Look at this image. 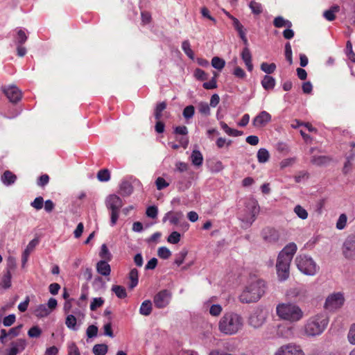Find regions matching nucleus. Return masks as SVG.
I'll return each mask as SVG.
<instances>
[{"instance_id":"obj_12","label":"nucleus","mask_w":355,"mask_h":355,"mask_svg":"<svg viewBox=\"0 0 355 355\" xmlns=\"http://www.w3.org/2000/svg\"><path fill=\"white\" fill-rule=\"evenodd\" d=\"M27 345L25 339L19 338L10 343V347L6 349V355H17L22 352Z\"/></svg>"},{"instance_id":"obj_42","label":"nucleus","mask_w":355,"mask_h":355,"mask_svg":"<svg viewBox=\"0 0 355 355\" xmlns=\"http://www.w3.org/2000/svg\"><path fill=\"white\" fill-rule=\"evenodd\" d=\"M76 318L73 315H68L67 316L65 324L69 329L76 330Z\"/></svg>"},{"instance_id":"obj_32","label":"nucleus","mask_w":355,"mask_h":355,"mask_svg":"<svg viewBox=\"0 0 355 355\" xmlns=\"http://www.w3.org/2000/svg\"><path fill=\"white\" fill-rule=\"evenodd\" d=\"M339 11V6H332L329 10H327L324 12V17L328 21H333L336 18L335 12Z\"/></svg>"},{"instance_id":"obj_28","label":"nucleus","mask_w":355,"mask_h":355,"mask_svg":"<svg viewBox=\"0 0 355 355\" xmlns=\"http://www.w3.org/2000/svg\"><path fill=\"white\" fill-rule=\"evenodd\" d=\"M273 25L276 28H282L284 26L291 28L292 26V23L288 20H286L283 17L278 16L274 19Z\"/></svg>"},{"instance_id":"obj_61","label":"nucleus","mask_w":355,"mask_h":355,"mask_svg":"<svg viewBox=\"0 0 355 355\" xmlns=\"http://www.w3.org/2000/svg\"><path fill=\"white\" fill-rule=\"evenodd\" d=\"M295 162H296L295 157H290V158L284 159L280 162V168H284L286 167L291 166L293 164H294L295 163Z\"/></svg>"},{"instance_id":"obj_3","label":"nucleus","mask_w":355,"mask_h":355,"mask_svg":"<svg viewBox=\"0 0 355 355\" xmlns=\"http://www.w3.org/2000/svg\"><path fill=\"white\" fill-rule=\"evenodd\" d=\"M329 320L324 314H317L309 318L303 327L304 335L314 337L320 335L327 328Z\"/></svg>"},{"instance_id":"obj_41","label":"nucleus","mask_w":355,"mask_h":355,"mask_svg":"<svg viewBox=\"0 0 355 355\" xmlns=\"http://www.w3.org/2000/svg\"><path fill=\"white\" fill-rule=\"evenodd\" d=\"M97 178L101 182H107L110 179V173L108 169L100 170L97 173Z\"/></svg>"},{"instance_id":"obj_64","label":"nucleus","mask_w":355,"mask_h":355,"mask_svg":"<svg viewBox=\"0 0 355 355\" xmlns=\"http://www.w3.org/2000/svg\"><path fill=\"white\" fill-rule=\"evenodd\" d=\"M349 342L355 345V324H353L349 329L348 335H347Z\"/></svg>"},{"instance_id":"obj_30","label":"nucleus","mask_w":355,"mask_h":355,"mask_svg":"<svg viewBox=\"0 0 355 355\" xmlns=\"http://www.w3.org/2000/svg\"><path fill=\"white\" fill-rule=\"evenodd\" d=\"M111 290L119 299H124L127 297L126 290L122 286L113 285Z\"/></svg>"},{"instance_id":"obj_33","label":"nucleus","mask_w":355,"mask_h":355,"mask_svg":"<svg viewBox=\"0 0 355 355\" xmlns=\"http://www.w3.org/2000/svg\"><path fill=\"white\" fill-rule=\"evenodd\" d=\"M108 350L107 345L105 344H96L93 347V353L95 355H105Z\"/></svg>"},{"instance_id":"obj_2","label":"nucleus","mask_w":355,"mask_h":355,"mask_svg":"<svg viewBox=\"0 0 355 355\" xmlns=\"http://www.w3.org/2000/svg\"><path fill=\"white\" fill-rule=\"evenodd\" d=\"M266 283L263 280L256 279L252 280L240 295L243 303H252L258 301L266 291Z\"/></svg>"},{"instance_id":"obj_54","label":"nucleus","mask_w":355,"mask_h":355,"mask_svg":"<svg viewBox=\"0 0 355 355\" xmlns=\"http://www.w3.org/2000/svg\"><path fill=\"white\" fill-rule=\"evenodd\" d=\"M285 57L289 64L293 63L292 58V49L289 42H287L285 45Z\"/></svg>"},{"instance_id":"obj_43","label":"nucleus","mask_w":355,"mask_h":355,"mask_svg":"<svg viewBox=\"0 0 355 355\" xmlns=\"http://www.w3.org/2000/svg\"><path fill=\"white\" fill-rule=\"evenodd\" d=\"M261 69L268 74L272 73L276 69V64L275 63L268 64L263 62L261 64Z\"/></svg>"},{"instance_id":"obj_58","label":"nucleus","mask_w":355,"mask_h":355,"mask_svg":"<svg viewBox=\"0 0 355 355\" xmlns=\"http://www.w3.org/2000/svg\"><path fill=\"white\" fill-rule=\"evenodd\" d=\"M44 204V199L42 197L39 196L35 198V200L31 203V205L37 210H40L42 208Z\"/></svg>"},{"instance_id":"obj_13","label":"nucleus","mask_w":355,"mask_h":355,"mask_svg":"<svg viewBox=\"0 0 355 355\" xmlns=\"http://www.w3.org/2000/svg\"><path fill=\"white\" fill-rule=\"evenodd\" d=\"M2 91L9 99V101L13 103H17L21 100L22 97L21 90L15 85L3 87L2 88Z\"/></svg>"},{"instance_id":"obj_21","label":"nucleus","mask_w":355,"mask_h":355,"mask_svg":"<svg viewBox=\"0 0 355 355\" xmlns=\"http://www.w3.org/2000/svg\"><path fill=\"white\" fill-rule=\"evenodd\" d=\"M108 261L101 260L96 264L97 272L103 276H108L111 272V268L107 263Z\"/></svg>"},{"instance_id":"obj_18","label":"nucleus","mask_w":355,"mask_h":355,"mask_svg":"<svg viewBox=\"0 0 355 355\" xmlns=\"http://www.w3.org/2000/svg\"><path fill=\"white\" fill-rule=\"evenodd\" d=\"M182 217L183 214L181 211H168L164 215L162 221L165 223L166 220H169L171 224L177 225Z\"/></svg>"},{"instance_id":"obj_35","label":"nucleus","mask_w":355,"mask_h":355,"mask_svg":"<svg viewBox=\"0 0 355 355\" xmlns=\"http://www.w3.org/2000/svg\"><path fill=\"white\" fill-rule=\"evenodd\" d=\"M249 7L254 15H260L263 12V6L261 3L255 1H250Z\"/></svg>"},{"instance_id":"obj_22","label":"nucleus","mask_w":355,"mask_h":355,"mask_svg":"<svg viewBox=\"0 0 355 355\" xmlns=\"http://www.w3.org/2000/svg\"><path fill=\"white\" fill-rule=\"evenodd\" d=\"M259 212V207L257 201L252 202V208H251V216L249 220H247L245 225L243 226L244 228L249 227L253 222L255 220L257 215Z\"/></svg>"},{"instance_id":"obj_36","label":"nucleus","mask_w":355,"mask_h":355,"mask_svg":"<svg viewBox=\"0 0 355 355\" xmlns=\"http://www.w3.org/2000/svg\"><path fill=\"white\" fill-rule=\"evenodd\" d=\"M182 49L184 53L191 59H193L194 53L191 48L190 43L189 40H184L182 43Z\"/></svg>"},{"instance_id":"obj_51","label":"nucleus","mask_w":355,"mask_h":355,"mask_svg":"<svg viewBox=\"0 0 355 355\" xmlns=\"http://www.w3.org/2000/svg\"><path fill=\"white\" fill-rule=\"evenodd\" d=\"M180 234L176 231H174L168 236L167 241L172 244H176L180 241Z\"/></svg>"},{"instance_id":"obj_26","label":"nucleus","mask_w":355,"mask_h":355,"mask_svg":"<svg viewBox=\"0 0 355 355\" xmlns=\"http://www.w3.org/2000/svg\"><path fill=\"white\" fill-rule=\"evenodd\" d=\"M152 309V302L150 300H147L141 303L139 313L142 315L148 316L151 313Z\"/></svg>"},{"instance_id":"obj_45","label":"nucleus","mask_w":355,"mask_h":355,"mask_svg":"<svg viewBox=\"0 0 355 355\" xmlns=\"http://www.w3.org/2000/svg\"><path fill=\"white\" fill-rule=\"evenodd\" d=\"M42 330L38 326H33L28 331L30 338H39L42 335Z\"/></svg>"},{"instance_id":"obj_62","label":"nucleus","mask_w":355,"mask_h":355,"mask_svg":"<svg viewBox=\"0 0 355 355\" xmlns=\"http://www.w3.org/2000/svg\"><path fill=\"white\" fill-rule=\"evenodd\" d=\"M16 316L15 314H10L3 320V324L5 327H10L15 322Z\"/></svg>"},{"instance_id":"obj_15","label":"nucleus","mask_w":355,"mask_h":355,"mask_svg":"<svg viewBox=\"0 0 355 355\" xmlns=\"http://www.w3.org/2000/svg\"><path fill=\"white\" fill-rule=\"evenodd\" d=\"M289 295L295 297L299 302H304L309 297V291L304 286L293 288L289 291Z\"/></svg>"},{"instance_id":"obj_56","label":"nucleus","mask_w":355,"mask_h":355,"mask_svg":"<svg viewBox=\"0 0 355 355\" xmlns=\"http://www.w3.org/2000/svg\"><path fill=\"white\" fill-rule=\"evenodd\" d=\"M223 311V308L220 304H213L209 309V313L212 316H218Z\"/></svg>"},{"instance_id":"obj_57","label":"nucleus","mask_w":355,"mask_h":355,"mask_svg":"<svg viewBox=\"0 0 355 355\" xmlns=\"http://www.w3.org/2000/svg\"><path fill=\"white\" fill-rule=\"evenodd\" d=\"M329 160V158L325 156H313L311 159V162L315 165H322L325 164Z\"/></svg>"},{"instance_id":"obj_23","label":"nucleus","mask_w":355,"mask_h":355,"mask_svg":"<svg viewBox=\"0 0 355 355\" xmlns=\"http://www.w3.org/2000/svg\"><path fill=\"white\" fill-rule=\"evenodd\" d=\"M128 279L130 280L128 288L132 290L137 286L139 282V272L137 269L132 268L130 270L128 274Z\"/></svg>"},{"instance_id":"obj_52","label":"nucleus","mask_w":355,"mask_h":355,"mask_svg":"<svg viewBox=\"0 0 355 355\" xmlns=\"http://www.w3.org/2000/svg\"><path fill=\"white\" fill-rule=\"evenodd\" d=\"M202 87L205 89H213L217 87L216 74L209 81L203 83Z\"/></svg>"},{"instance_id":"obj_48","label":"nucleus","mask_w":355,"mask_h":355,"mask_svg":"<svg viewBox=\"0 0 355 355\" xmlns=\"http://www.w3.org/2000/svg\"><path fill=\"white\" fill-rule=\"evenodd\" d=\"M11 286V273L9 270L6 271L2 279V286L5 288H10Z\"/></svg>"},{"instance_id":"obj_47","label":"nucleus","mask_w":355,"mask_h":355,"mask_svg":"<svg viewBox=\"0 0 355 355\" xmlns=\"http://www.w3.org/2000/svg\"><path fill=\"white\" fill-rule=\"evenodd\" d=\"M195 114V107L193 105H188L183 110V116L186 119H189L193 116Z\"/></svg>"},{"instance_id":"obj_8","label":"nucleus","mask_w":355,"mask_h":355,"mask_svg":"<svg viewBox=\"0 0 355 355\" xmlns=\"http://www.w3.org/2000/svg\"><path fill=\"white\" fill-rule=\"evenodd\" d=\"M291 263V261H288V259L277 257L276 269L278 278L280 281H285L288 278Z\"/></svg>"},{"instance_id":"obj_29","label":"nucleus","mask_w":355,"mask_h":355,"mask_svg":"<svg viewBox=\"0 0 355 355\" xmlns=\"http://www.w3.org/2000/svg\"><path fill=\"white\" fill-rule=\"evenodd\" d=\"M51 311L46 304H40L35 310V315L37 318H44L49 315Z\"/></svg>"},{"instance_id":"obj_40","label":"nucleus","mask_w":355,"mask_h":355,"mask_svg":"<svg viewBox=\"0 0 355 355\" xmlns=\"http://www.w3.org/2000/svg\"><path fill=\"white\" fill-rule=\"evenodd\" d=\"M225 60L219 57H214L211 60L212 67L218 70L223 69L225 67Z\"/></svg>"},{"instance_id":"obj_46","label":"nucleus","mask_w":355,"mask_h":355,"mask_svg":"<svg viewBox=\"0 0 355 355\" xmlns=\"http://www.w3.org/2000/svg\"><path fill=\"white\" fill-rule=\"evenodd\" d=\"M210 105L206 102H200L198 104L199 112L203 115L208 116L210 114Z\"/></svg>"},{"instance_id":"obj_19","label":"nucleus","mask_w":355,"mask_h":355,"mask_svg":"<svg viewBox=\"0 0 355 355\" xmlns=\"http://www.w3.org/2000/svg\"><path fill=\"white\" fill-rule=\"evenodd\" d=\"M233 26L235 30L238 32V34L245 46H248V40L246 37V30L243 26L241 24L239 19L234 20Z\"/></svg>"},{"instance_id":"obj_49","label":"nucleus","mask_w":355,"mask_h":355,"mask_svg":"<svg viewBox=\"0 0 355 355\" xmlns=\"http://www.w3.org/2000/svg\"><path fill=\"white\" fill-rule=\"evenodd\" d=\"M157 254L160 258L166 259L171 257V252L167 248L160 247L158 249Z\"/></svg>"},{"instance_id":"obj_25","label":"nucleus","mask_w":355,"mask_h":355,"mask_svg":"<svg viewBox=\"0 0 355 355\" xmlns=\"http://www.w3.org/2000/svg\"><path fill=\"white\" fill-rule=\"evenodd\" d=\"M275 79L272 76L268 75L264 76L261 80V85L266 90L272 89L275 86Z\"/></svg>"},{"instance_id":"obj_4","label":"nucleus","mask_w":355,"mask_h":355,"mask_svg":"<svg viewBox=\"0 0 355 355\" xmlns=\"http://www.w3.org/2000/svg\"><path fill=\"white\" fill-rule=\"evenodd\" d=\"M276 311L279 318L291 322H297L304 316L302 309L294 304H280L277 305Z\"/></svg>"},{"instance_id":"obj_53","label":"nucleus","mask_w":355,"mask_h":355,"mask_svg":"<svg viewBox=\"0 0 355 355\" xmlns=\"http://www.w3.org/2000/svg\"><path fill=\"white\" fill-rule=\"evenodd\" d=\"M347 220V218L345 214H340L336 223V228L338 230L344 229L345 227L346 226Z\"/></svg>"},{"instance_id":"obj_24","label":"nucleus","mask_w":355,"mask_h":355,"mask_svg":"<svg viewBox=\"0 0 355 355\" xmlns=\"http://www.w3.org/2000/svg\"><path fill=\"white\" fill-rule=\"evenodd\" d=\"M1 181L6 185L14 184L17 180V176L10 171H6L1 175Z\"/></svg>"},{"instance_id":"obj_6","label":"nucleus","mask_w":355,"mask_h":355,"mask_svg":"<svg viewBox=\"0 0 355 355\" xmlns=\"http://www.w3.org/2000/svg\"><path fill=\"white\" fill-rule=\"evenodd\" d=\"M106 207L110 210V225L114 226L118 220L120 209L123 207L121 198L115 195H110L106 199Z\"/></svg>"},{"instance_id":"obj_44","label":"nucleus","mask_w":355,"mask_h":355,"mask_svg":"<svg viewBox=\"0 0 355 355\" xmlns=\"http://www.w3.org/2000/svg\"><path fill=\"white\" fill-rule=\"evenodd\" d=\"M187 254L188 251L186 249H182L178 254H176L175 263L178 266H180L182 263H183Z\"/></svg>"},{"instance_id":"obj_11","label":"nucleus","mask_w":355,"mask_h":355,"mask_svg":"<svg viewBox=\"0 0 355 355\" xmlns=\"http://www.w3.org/2000/svg\"><path fill=\"white\" fill-rule=\"evenodd\" d=\"M274 355H304V353L300 346L288 343L280 346Z\"/></svg>"},{"instance_id":"obj_34","label":"nucleus","mask_w":355,"mask_h":355,"mask_svg":"<svg viewBox=\"0 0 355 355\" xmlns=\"http://www.w3.org/2000/svg\"><path fill=\"white\" fill-rule=\"evenodd\" d=\"M263 323V319L259 318L258 315L254 314L249 318V324L254 328L260 327Z\"/></svg>"},{"instance_id":"obj_55","label":"nucleus","mask_w":355,"mask_h":355,"mask_svg":"<svg viewBox=\"0 0 355 355\" xmlns=\"http://www.w3.org/2000/svg\"><path fill=\"white\" fill-rule=\"evenodd\" d=\"M194 76L199 80H206L208 77L207 74L202 69L198 68L194 71Z\"/></svg>"},{"instance_id":"obj_59","label":"nucleus","mask_w":355,"mask_h":355,"mask_svg":"<svg viewBox=\"0 0 355 355\" xmlns=\"http://www.w3.org/2000/svg\"><path fill=\"white\" fill-rule=\"evenodd\" d=\"M86 334L89 338L96 336L98 334V327L94 324L89 325L87 329Z\"/></svg>"},{"instance_id":"obj_31","label":"nucleus","mask_w":355,"mask_h":355,"mask_svg":"<svg viewBox=\"0 0 355 355\" xmlns=\"http://www.w3.org/2000/svg\"><path fill=\"white\" fill-rule=\"evenodd\" d=\"M270 154L266 148H260L257 152V159L259 163H266L269 160Z\"/></svg>"},{"instance_id":"obj_7","label":"nucleus","mask_w":355,"mask_h":355,"mask_svg":"<svg viewBox=\"0 0 355 355\" xmlns=\"http://www.w3.org/2000/svg\"><path fill=\"white\" fill-rule=\"evenodd\" d=\"M344 302L345 297L342 293H334L327 297L324 308L332 311L340 309L343 305Z\"/></svg>"},{"instance_id":"obj_39","label":"nucleus","mask_w":355,"mask_h":355,"mask_svg":"<svg viewBox=\"0 0 355 355\" xmlns=\"http://www.w3.org/2000/svg\"><path fill=\"white\" fill-rule=\"evenodd\" d=\"M294 212L302 220H305L308 218L307 211L300 205H297L295 207Z\"/></svg>"},{"instance_id":"obj_9","label":"nucleus","mask_w":355,"mask_h":355,"mask_svg":"<svg viewBox=\"0 0 355 355\" xmlns=\"http://www.w3.org/2000/svg\"><path fill=\"white\" fill-rule=\"evenodd\" d=\"M342 250L346 259L355 260V234H351L347 237L343 243Z\"/></svg>"},{"instance_id":"obj_63","label":"nucleus","mask_w":355,"mask_h":355,"mask_svg":"<svg viewBox=\"0 0 355 355\" xmlns=\"http://www.w3.org/2000/svg\"><path fill=\"white\" fill-rule=\"evenodd\" d=\"M158 209L155 206H150L146 209V215L147 216L151 218H155L157 216Z\"/></svg>"},{"instance_id":"obj_10","label":"nucleus","mask_w":355,"mask_h":355,"mask_svg":"<svg viewBox=\"0 0 355 355\" xmlns=\"http://www.w3.org/2000/svg\"><path fill=\"white\" fill-rule=\"evenodd\" d=\"M172 297V293L167 289L158 292L153 297V302L157 309H163L168 305Z\"/></svg>"},{"instance_id":"obj_17","label":"nucleus","mask_w":355,"mask_h":355,"mask_svg":"<svg viewBox=\"0 0 355 355\" xmlns=\"http://www.w3.org/2000/svg\"><path fill=\"white\" fill-rule=\"evenodd\" d=\"M297 250L296 244L295 243H290L283 248L278 257H280V259L285 258V259H288V261H291Z\"/></svg>"},{"instance_id":"obj_27","label":"nucleus","mask_w":355,"mask_h":355,"mask_svg":"<svg viewBox=\"0 0 355 355\" xmlns=\"http://www.w3.org/2000/svg\"><path fill=\"white\" fill-rule=\"evenodd\" d=\"M191 159L194 166H200L202 164L203 156L200 151L194 150L191 153Z\"/></svg>"},{"instance_id":"obj_37","label":"nucleus","mask_w":355,"mask_h":355,"mask_svg":"<svg viewBox=\"0 0 355 355\" xmlns=\"http://www.w3.org/2000/svg\"><path fill=\"white\" fill-rule=\"evenodd\" d=\"M27 35L24 30L19 29L17 31L15 37V42L17 45H22L27 40Z\"/></svg>"},{"instance_id":"obj_60","label":"nucleus","mask_w":355,"mask_h":355,"mask_svg":"<svg viewBox=\"0 0 355 355\" xmlns=\"http://www.w3.org/2000/svg\"><path fill=\"white\" fill-rule=\"evenodd\" d=\"M155 184L158 190H162L169 185V184L162 177H159L156 179Z\"/></svg>"},{"instance_id":"obj_50","label":"nucleus","mask_w":355,"mask_h":355,"mask_svg":"<svg viewBox=\"0 0 355 355\" xmlns=\"http://www.w3.org/2000/svg\"><path fill=\"white\" fill-rule=\"evenodd\" d=\"M104 303V300L102 297H96L94 298L92 302L90 304V309L92 311H95L98 308L101 307Z\"/></svg>"},{"instance_id":"obj_5","label":"nucleus","mask_w":355,"mask_h":355,"mask_svg":"<svg viewBox=\"0 0 355 355\" xmlns=\"http://www.w3.org/2000/svg\"><path fill=\"white\" fill-rule=\"evenodd\" d=\"M295 263L297 268L304 275L313 276L318 273L320 270L319 266L309 256L300 254L295 259Z\"/></svg>"},{"instance_id":"obj_16","label":"nucleus","mask_w":355,"mask_h":355,"mask_svg":"<svg viewBox=\"0 0 355 355\" xmlns=\"http://www.w3.org/2000/svg\"><path fill=\"white\" fill-rule=\"evenodd\" d=\"M271 115L266 111L261 112L252 120V125L256 128H263L271 121Z\"/></svg>"},{"instance_id":"obj_14","label":"nucleus","mask_w":355,"mask_h":355,"mask_svg":"<svg viewBox=\"0 0 355 355\" xmlns=\"http://www.w3.org/2000/svg\"><path fill=\"white\" fill-rule=\"evenodd\" d=\"M261 236L266 243H273L279 241L280 234L275 228L266 227L262 230Z\"/></svg>"},{"instance_id":"obj_1","label":"nucleus","mask_w":355,"mask_h":355,"mask_svg":"<svg viewBox=\"0 0 355 355\" xmlns=\"http://www.w3.org/2000/svg\"><path fill=\"white\" fill-rule=\"evenodd\" d=\"M244 325L243 317L234 312H227L218 322V330L223 334L232 336L240 331Z\"/></svg>"},{"instance_id":"obj_38","label":"nucleus","mask_w":355,"mask_h":355,"mask_svg":"<svg viewBox=\"0 0 355 355\" xmlns=\"http://www.w3.org/2000/svg\"><path fill=\"white\" fill-rule=\"evenodd\" d=\"M99 256L105 261H110L112 259V254L106 244L104 243L101 245Z\"/></svg>"},{"instance_id":"obj_20","label":"nucleus","mask_w":355,"mask_h":355,"mask_svg":"<svg viewBox=\"0 0 355 355\" xmlns=\"http://www.w3.org/2000/svg\"><path fill=\"white\" fill-rule=\"evenodd\" d=\"M241 58L245 62L246 67L249 71H252L253 69V64L252 63V55L248 46L243 49L241 52Z\"/></svg>"}]
</instances>
